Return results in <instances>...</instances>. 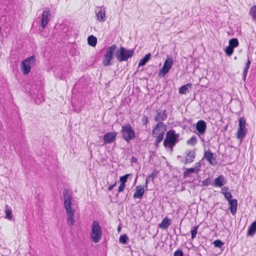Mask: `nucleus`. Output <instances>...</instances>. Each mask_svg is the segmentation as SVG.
<instances>
[{
	"label": "nucleus",
	"mask_w": 256,
	"mask_h": 256,
	"mask_svg": "<svg viewBox=\"0 0 256 256\" xmlns=\"http://www.w3.org/2000/svg\"><path fill=\"white\" fill-rule=\"evenodd\" d=\"M64 204L66 210V220L69 226H74L75 224L74 214L75 210L72 208V198L71 192L65 190L63 192Z\"/></svg>",
	"instance_id": "1"
},
{
	"label": "nucleus",
	"mask_w": 256,
	"mask_h": 256,
	"mask_svg": "<svg viewBox=\"0 0 256 256\" xmlns=\"http://www.w3.org/2000/svg\"><path fill=\"white\" fill-rule=\"evenodd\" d=\"M90 228V237L92 241L95 244L98 243L102 238V228L98 221L94 220L92 222Z\"/></svg>",
	"instance_id": "2"
},
{
	"label": "nucleus",
	"mask_w": 256,
	"mask_h": 256,
	"mask_svg": "<svg viewBox=\"0 0 256 256\" xmlns=\"http://www.w3.org/2000/svg\"><path fill=\"white\" fill-rule=\"evenodd\" d=\"M166 128L162 122H159L154 128L152 132V136L156 138L155 143L158 144L164 138Z\"/></svg>",
	"instance_id": "3"
},
{
	"label": "nucleus",
	"mask_w": 256,
	"mask_h": 256,
	"mask_svg": "<svg viewBox=\"0 0 256 256\" xmlns=\"http://www.w3.org/2000/svg\"><path fill=\"white\" fill-rule=\"evenodd\" d=\"M134 54V50H126L122 46L116 50V56L118 60L120 62L127 61Z\"/></svg>",
	"instance_id": "4"
},
{
	"label": "nucleus",
	"mask_w": 256,
	"mask_h": 256,
	"mask_svg": "<svg viewBox=\"0 0 256 256\" xmlns=\"http://www.w3.org/2000/svg\"><path fill=\"white\" fill-rule=\"evenodd\" d=\"M179 135L175 133L173 130H170L166 134V138L164 142V144L166 147L170 148L172 150L175 144L176 140Z\"/></svg>",
	"instance_id": "5"
},
{
	"label": "nucleus",
	"mask_w": 256,
	"mask_h": 256,
	"mask_svg": "<svg viewBox=\"0 0 256 256\" xmlns=\"http://www.w3.org/2000/svg\"><path fill=\"white\" fill-rule=\"evenodd\" d=\"M36 64V59L34 56L24 60L20 64L22 72L24 74H28L30 71L32 66Z\"/></svg>",
	"instance_id": "6"
},
{
	"label": "nucleus",
	"mask_w": 256,
	"mask_h": 256,
	"mask_svg": "<svg viewBox=\"0 0 256 256\" xmlns=\"http://www.w3.org/2000/svg\"><path fill=\"white\" fill-rule=\"evenodd\" d=\"M117 46L115 44H112L107 49L106 54L104 55L102 63L105 66L112 64L111 60L114 58V52L116 53V50Z\"/></svg>",
	"instance_id": "7"
},
{
	"label": "nucleus",
	"mask_w": 256,
	"mask_h": 256,
	"mask_svg": "<svg viewBox=\"0 0 256 256\" xmlns=\"http://www.w3.org/2000/svg\"><path fill=\"white\" fill-rule=\"evenodd\" d=\"M122 134L124 138L128 142L135 138L134 132L130 124H126L122 126Z\"/></svg>",
	"instance_id": "8"
},
{
	"label": "nucleus",
	"mask_w": 256,
	"mask_h": 256,
	"mask_svg": "<svg viewBox=\"0 0 256 256\" xmlns=\"http://www.w3.org/2000/svg\"><path fill=\"white\" fill-rule=\"evenodd\" d=\"M174 61L172 58L168 57L165 60L162 68L158 72V76L164 77L170 70L173 64Z\"/></svg>",
	"instance_id": "9"
},
{
	"label": "nucleus",
	"mask_w": 256,
	"mask_h": 256,
	"mask_svg": "<svg viewBox=\"0 0 256 256\" xmlns=\"http://www.w3.org/2000/svg\"><path fill=\"white\" fill-rule=\"evenodd\" d=\"M246 120L244 117L239 119L238 128L237 132V138L242 139L246 134Z\"/></svg>",
	"instance_id": "10"
},
{
	"label": "nucleus",
	"mask_w": 256,
	"mask_h": 256,
	"mask_svg": "<svg viewBox=\"0 0 256 256\" xmlns=\"http://www.w3.org/2000/svg\"><path fill=\"white\" fill-rule=\"evenodd\" d=\"M51 18V14L48 8H46L42 12V14L41 27L44 30L50 20Z\"/></svg>",
	"instance_id": "11"
},
{
	"label": "nucleus",
	"mask_w": 256,
	"mask_h": 256,
	"mask_svg": "<svg viewBox=\"0 0 256 256\" xmlns=\"http://www.w3.org/2000/svg\"><path fill=\"white\" fill-rule=\"evenodd\" d=\"M99 8L100 9V10H95L96 18L97 21L103 22L106 18V8L102 6Z\"/></svg>",
	"instance_id": "12"
},
{
	"label": "nucleus",
	"mask_w": 256,
	"mask_h": 256,
	"mask_svg": "<svg viewBox=\"0 0 256 256\" xmlns=\"http://www.w3.org/2000/svg\"><path fill=\"white\" fill-rule=\"evenodd\" d=\"M196 128L198 131L197 134L200 137L205 134L206 128V122L203 120L198 121L196 124Z\"/></svg>",
	"instance_id": "13"
},
{
	"label": "nucleus",
	"mask_w": 256,
	"mask_h": 256,
	"mask_svg": "<svg viewBox=\"0 0 256 256\" xmlns=\"http://www.w3.org/2000/svg\"><path fill=\"white\" fill-rule=\"evenodd\" d=\"M201 164L200 162H196L195 164L194 168H186V170L184 172V178H188L190 176V174L192 172L198 173L200 170Z\"/></svg>",
	"instance_id": "14"
},
{
	"label": "nucleus",
	"mask_w": 256,
	"mask_h": 256,
	"mask_svg": "<svg viewBox=\"0 0 256 256\" xmlns=\"http://www.w3.org/2000/svg\"><path fill=\"white\" fill-rule=\"evenodd\" d=\"M204 158H206L210 164L213 166H214L216 163V158L214 156V154L210 150L204 152Z\"/></svg>",
	"instance_id": "15"
},
{
	"label": "nucleus",
	"mask_w": 256,
	"mask_h": 256,
	"mask_svg": "<svg viewBox=\"0 0 256 256\" xmlns=\"http://www.w3.org/2000/svg\"><path fill=\"white\" fill-rule=\"evenodd\" d=\"M116 136V132H108L104 136V141L106 144H110L114 141Z\"/></svg>",
	"instance_id": "16"
},
{
	"label": "nucleus",
	"mask_w": 256,
	"mask_h": 256,
	"mask_svg": "<svg viewBox=\"0 0 256 256\" xmlns=\"http://www.w3.org/2000/svg\"><path fill=\"white\" fill-rule=\"evenodd\" d=\"M226 183V180L224 177L220 175L218 178L214 179L212 183V186L215 187H222Z\"/></svg>",
	"instance_id": "17"
},
{
	"label": "nucleus",
	"mask_w": 256,
	"mask_h": 256,
	"mask_svg": "<svg viewBox=\"0 0 256 256\" xmlns=\"http://www.w3.org/2000/svg\"><path fill=\"white\" fill-rule=\"evenodd\" d=\"M167 118V114L164 110H159L156 111V116L155 120L156 122H161L160 121L164 120Z\"/></svg>",
	"instance_id": "18"
},
{
	"label": "nucleus",
	"mask_w": 256,
	"mask_h": 256,
	"mask_svg": "<svg viewBox=\"0 0 256 256\" xmlns=\"http://www.w3.org/2000/svg\"><path fill=\"white\" fill-rule=\"evenodd\" d=\"M229 204V210L231 214L234 216L236 212L238 201L236 199H233L232 200L228 201Z\"/></svg>",
	"instance_id": "19"
},
{
	"label": "nucleus",
	"mask_w": 256,
	"mask_h": 256,
	"mask_svg": "<svg viewBox=\"0 0 256 256\" xmlns=\"http://www.w3.org/2000/svg\"><path fill=\"white\" fill-rule=\"evenodd\" d=\"M136 192L134 194V198H141L144 194V188L141 186H138L136 188Z\"/></svg>",
	"instance_id": "20"
},
{
	"label": "nucleus",
	"mask_w": 256,
	"mask_h": 256,
	"mask_svg": "<svg viewBox=\"0 0 256 256\" xmlns=\"http://www.w3.org/2000/svg\"><path fill=\"white\" fill-rule=\"evenodd\" d=\"M196 156L194 151H189L188 152L185 158L184 163L185 164H190L194 162Z\"/></svg>",
	"instance_id": "21"
},
{
	"label": "nucleus",
	"mask_w": 256,
	"mask_h": 256,
	"mask_svg": "<svg viewBox=\"0 0 256 256\" xmlns=\"http://www.w3.org/2000/svg\"><path fill=\"white\" fill-rule=\"evenodd\" d=\"M4 212L6 214L5 218L10 220H12L13 218L12 209L8 204H6L5 206Z\"/></svg>",
	"instance_id": "22"
},
{
	"label": "nucleus",
	"mask_w": 256,
	"mask_h": 256,
	"mask_svg": "<svg viewBox=\"0 0 256 256\" xmlns=\"http://www.w3.org/2000/svg\"><path fill=\"white\" fill-rule=\"evenodd\" d=\"M256 232V220L249 226L248 231V236H252Z\"/></svg>",
	"instance_id": "23"
},
{
	"label": "nucleus",
	"mask_w": 256,
	"mask_h": 256,
	"mask_svg": "<svg viewBox=\"0 0 256 256\" xmlns=\"http://www.w3.org/2000/svg\"><path fill=\"white\" fill-rule=\"evenodd\" d=\"M228 188L227 187H224L222 189V193L224 195L225 198L228 201L232 200V195L230 192H228Z\"/></svg>",
	"instance_id": "24"
},
{
	"label": "nucleus",
	"mask_w": 256,
	"mask_h": 256,
	"mask_svg": "<svg viewBox=\"0 0 256 256\" xmlns=\"http://www.w3.org/2000/svg\"><path fill=\"white\" fill-rule=\"evenodd\" d=\"M170 224V220L167 217L164 218L160 224V227L162 229L167 228Z\"/></svg>",
	"instance_id": "25"
},
{
	"label": "nucleus",
	"mask_w": 256,
	"mask_h": 256,
	"mask_svg": "<svg viewBox=\"0 0 256 256\" xmlns=\"http://www.w3.org/2000/svg\"><path fill=\"white\" fill-rule=\"evenodd\" d=\"M151 57L150 53L146 54L140 60L138 64V67L144 66L150 60Z\"/></svg>",
	"instance_id": "26"
},
{
	"label": "nucleus",
	"mask_w": 256,
	"mask_h": 256,
	"mask_svg": "<svg viewBox=\"0 0 256 256\" xmlns=\"http://www.w3.org/2000/svg\"><path fill=\"white\" fill-rule=\"evenodd\" d=\"M88 44L92 46H95L96 44L97 39L94 36L92 35L88 38Z\"/></svg>",
	"instance_id": "27"
},
{
	"label": "nucleus",
	"mask_w": 256,
	"mask_h": 256,
	"mask_svg": "<svg viewBox=\"0 0 256 256\" xmlns=\"http://www.w3.org/2000/svg\"><path fill=\"white\" fill-rule=\"evenodd\" d=\"M239 44V42L236 38H232L228 42V45L233 48L237 47Z\"/></svg>",
	"instance_id": "28"
},
{
	"label": "nucleus",
	"mask_w": 256,
	"mask_h": 256,
	"mask_svg": "<svg viewBox=\"0 0 256 256\" xmlns=\"http://www.w3.org/2000/svg\"><path fill=\"white\" fill-rule=\"evenodd\" d=\"M192 84H188L182 86L179 88V93L181 94H186L188 90V88L191 86Z\"/></svg>",
	"instance_id": "29"
},
{
	"label": "nucleus",
	"mask_w": 256,
	"mask_h": 256,
	"mask_svg": "<svg viewBox=\"0 0 256 256\" xmlns=\"http://www.w3.org/2000/svg\"><path fill=\"white\" fill-rule=\"evenodd\" d=\"M250 64V60H248L246 64V66H245V68H244V72H243V79L244 80L246 78V75H247L249 69Z\"/></svg>",
	"instance_id": "30"
},
{
	"label": "nucleus",
	"mask_w": 256,
	"mask_h": 256,
	"mask_svg": "<svg viewBox=\"0 0 256 256\" xmlns=\"http://www.w3.org/2000/svg\"><path fill=\"white\" fill-rule=\"evenodd\" d=\"M250 14L256 21V5L252 6L250 10Z\"/></svg>",
	"instance_id": "31"
},
{
	"label": "nucleus",
	"mask_w": 256,
	"mask_h": 256,
	"mask_svg": "<svg viewBox=\"0 0 256 256\" xmlns=\"http://www.w3.org/2000/svg\"><path fill=\"white\" fill-rule=\"evenodd\" d=\"M128 238L126 234L120 236V237L119 241L120 243L122 244H126L128 242Z\"/></svg>",
	"instance_id": "32"
},
{
	"label": "nucleus",
	"mask_w": 256,
	"mask_h": 256,
	"mask_svg": "<svg viewBox=\"0 0 256 256\" xmlns=\"http://www.w3.org/2000/svg\"><path fill=\"white\" fill-rule=\"evenodd\" d=\"M197 142V139L195 136H192L187 141V144L191 146L195 145Z\"/></svg>",
	"instance_id": "33"
},
{
	"label": "nucleus",
	"mask_w": 256,
	"mask_h": 256,
	"mask_svg": "<svg viewBox=\"0 0 256 256\" xmlns=\"http://www.w3.org/2000/svg\"><path fill=\"white\" fill-rule=\"evenodd\" d=\"M224 52L227 56H230L234 52V48L228 45V46H226L225 48Z\"/></svg>",
	"instance_id": "34"
},
{
	"label": "nucleus",
	"mask_w": 256,
	"mask_h": 256,
	"mask_svg": "<svg viewBox=\"0 0 256 256\" xmlns=\"http://www.w3.org/2000/svg\"><path fill=\"white\" fill-rule=\"evenodd\" d=\"M198 227V226H194L192 228V230H191L190 232H191L192 239H194L196 237Z\"/></svg>",
	"instance_id": "35"
},
{
	"label": "nucleus",
	"mask_w": 256,
	"mask_h": 256,
	"mask_svg": "<svg viewBox=\"0 0 256 256\" xmlns=\"http://www.w3.org/2000/svg\"><path fill=\"white\" fill-rule=\"evenodd\" d=\"M156 176V174L154 173H152L151 174L148 176L146 178V187H147L148 183L150 180H153L154 178Z\"/></svg>",
	"instance_id": "36"
},
{
	"label": "nucleus",
	"mask_w": 256,
	"mask_h": 256,
	"mask_svg": "<svg viewBox=\"0 0 256 256\" xmlns=\"http://www.w3.org/2000/svg\"><path fill=\"white\" fill-rule=\"evenodd\" d=\"M214 244L216 247L221 248V246L224 245V242L220 240H216L214 242Z\"/></svg>",
	"instance_id": "37"
},
{
	"label": "nucleus",
	"mask_w": 256,
	"mask_h": 256,
	"mask_svg": "<svg viewBox=\"0 0 256 256\" xmlns=\"http://www.w3.org/2000/svg\"><path fill=\"white\" fill-rule=\"evenodd\" d=\"M130 174H126L122 176H121L120 178V182H121V184H125L127 180V179H128V177L130 176Z\"/></svg>",
	"instance_id": "38"
},
{
	"label": "nucleus",
	"mask_w": 256,
	"mask_h": 256,
	"mask_svg": "<svg viewBox=\"0 0 256 256\" xmlns=\"http://www.w3.org/2000/svg\"><path fill=\"white\" fill-rule=\"evenodd\" d=\"M211 182L209 178H208L202 182V185L203 186H208Z\"/></svg>",
	"instance_id": "39"
},
{
	"label": "nucleus",
	"mask_w": 256,
	"mask_h": 256,
	"mask_svg": "<svg viewBox=\"0 0 256 256\" xmlns=\"http://www.w3.org/2000/svg\"><path fill=\"white\" fill-rule=\"evenodd\" d=\"M174 256H184L182 251L180 249L174 252Z\"/></svg>",
	"instance_id": "40"
},
{
	"label": "nucleus",
	"mask_w": 256,
	"mask_h": 256,
	"mask_svg": "<svg viewBox=\"0 0 256 256\" xmlns=\"http://www.w3.org/2000/svg\"><path fill=\"white\" fill-rule=\"evenodd\" d=\"M124 188H125V184H120L118 188V192H122L124 190Z\"/></svg>",
	"instance_id": "41"
},
{
	"label": "nucleus",
	"mask_w": 256,
	"mask_h": 256,
	"mask_svg": "<svg viewBox=\"0 0 256 256\" xmlns=\"http://www.w3.org/2000/svg\"><path fill=\"white\" fill-rule=\"evenodd\" d=\"M116 182H115L114 184H112L110 186H109L108 188V191L112 190V188H114V186H116Z\"/></svg>",
	"instance_id": "42"
},
{
	"label": "nucleus",
	"mask_w": 256,
	"mask_h": 256,
	"mask_svg": "<svg viewBox=\"0 0 256 256\" xmlns=\"http://www.w3.org/2000/svg\"><path fill=\"white\" fill-rule=\"evenodd\" d=\"M44 100V98L43 96H41L40 98V99H36V103L37 104H40L42 102H43Z\"/></svg>",
	"instance_id": "43"
},
{
	"label": "nucleus",
	"mask_w": 256,
	"mask_h": 256,
	"mask_svg": "<svg viewBox=\"0 0 256 256\" xmlns=\"http://www.w3.org/2000/svg\"><path fill=\"white\" fill-rule=\"evenodd\" d=\"M144 119H145V120H142V121H143V122H145V123H146V122H148V119H147L146 117H145V118H144Z\"/></svg>",
	"instance_id": "44"
},
{
	"label": "nucleus",
	"mask_w": 256,
	"mask_h": 256,
	"mask_svg": "<svg viewBox=\"0 0 256 256\" xmlns=\"http://www.w3.org/2000/svg\"><path fill=\"white\" fill-rule=\"evenodd\" d=\"M120 230H121V228L120 226H118V232H120Z\"/></svg>",
	"instance_id": "45"
},
{
	"label": "nucleus",
	"mask_w": 256,
	"mask_h": 256,
	"mask_svg": "<svg viewBox=\"0 0 256 256\" xmlns=\"http://www.w3.org/2000/svg\"><path fill=\"white\" fill-rule=\"evenodd\" d=\"M132 162H135L134 160H133V159H132Z\"/></svg>",
	"instance_id": "46"
}]
</instances>
